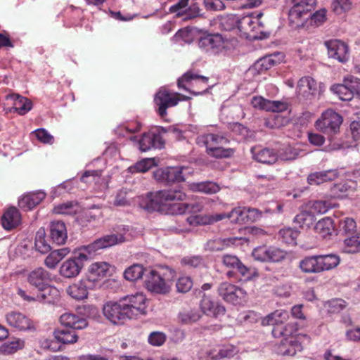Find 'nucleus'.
Here are the masks:
<instances>
[{"label":"nucleus","instance_id":"nucleus-63","mask_svg":"<svg viewBox=\"0 0 360 360\" xmlns=\"http://www.w3.org/2000/svg\"><path fill=\"white\" fill-rule=\"evenodd\" d=\"M332 6L335 13L340 15L351 9V0H333Z\"/></svg>","mask_w":360,"mask_h":360},{"label":"nucleus","instance_id":"nucleus-32","mask_svg":"<svg viewBox=\"0 0 360 360\" xmlns=\"http://www.w3.org/2000/svg\"><path fill=\"white\" fill-rule=\"evenodd\" d=\"M262 15L263 13L261 12L255 13L253 18L254 23H252L250 34H249V36L254 39H265L270 35L269 29L266 27L264 23L261 20Z\"/></svg>","mask_w":360,"mask_h":360},{"label":"nucleus","instance_id":"nucleus-53","mask_svg":"<svg viewBox=\"0 0 360 360\" xmlns=\"http://www.w3.org/2000/svg\"><path fill=\"white\" fill-rule=\"evenodd\" d=\"M34 245L36 250L41 254H46L51 250V246L45 239L44 229H39L37 232Z\"/></svg>","mask_w":360,"mask_h":360},{"label":"nucleus","instance_id":"nucleus-20","mask_svg":"<svg viewBox=\"0 0 360 360\" xmlns=\"http://www.w3.org/2000/svg\"><path fill=\"white\" fill-rule=\"evenodd\" d=\"M7 323L12 328L25 331L34 328L32 320L22 313L18 311H11L6 316Z\"/></svg>","mask_w":360,"mask_h":360},{"label":"nucleus","instance_id":"nucleus-56","mask_svg":"<svg viewBox=\"0 0 360 360\" xmlns=\"http://www.w3.org/2000/svg\"><path fill=\"white\" fill-rule=\"evenodd\" d=\"M207 150L210 155L217 158H229L234 153L233 149L224 148L221 146L207 148Z\"/></svg>","mask_w":360,"mask_h":360},{"label":"nucleus","instance_id":"nucleus-27","mask_svg":"<svg viewBox=\"0 0 360 360\" xmlns=\"http://www.w3.org/2000/svg\"><path fill=\"white\" fill-rule=\"evenodd\" d=\"M302 349V345L296 338H283L277 346L276 352L279 355L292 356Z\"/></svg>","mask_w":360,"mask_h":360},{"label":"nucleus","instance_id":"nucleus-44","mask_svg":"<svg viewBox=\"0 0 360 360\" xmlns=\"http://www.w3.org/2000/svg\"><path fill=\"white\" fill-rule=\"evenodd\" d=\"M278 56V54L269 55L259 59L254 64L255 69L259 72L271 69L272 67L279 63V61L276 58Z\"/></svg>","mask_w":360,"mask_h":360},{"label":"nucleus","instance_id":"nucleus-17","mask_svg":"<svg viewBox=\"0 0 360 360\" xmlns=\"http://www.w3.org/2000/svg\"><path fill=\"white\" fill-rule=\"evenodd\" d=\"M110 265L107 262L93 263L89 266L84 278L96 288L101 285V281L110 275Z\"/></svg>","mask_w":360,"mask_h":360},{"label":"nucleus","instance_id":"nucleus-25","mask_svg":"<svg viewBox=\"0 0 360 360\" xmlns=\"http://www.w3.org/2000/svg\"><path fill=\"white\" fill-rule=\"evenodd\" d=\"M49 236L53 243L63 245L68 239L67 229L62 221H53L49 226Z\"/></svg>","mask_w":360,"mask_h":360},{"label":"nucleus","instance_id":"nucleus-29","mask_svg":"<svg viewBox=\"0 0 360 360\" xmlns=\"http://www.w3.org/2000/svg\"><path fill=\"white\" fill-rule=\"evenodd\" d=\"M251 152L254 159L263 164L273 165L278 160V155L274 149L252 148Z\"/></svg>","mask_w":360,"mask_h":360},{"label":"nucleus","instance_id":"nucleus-55","mask_svg":"<svg viewBox=\"0 0 360 360\" xmlns=\"http://www.w3.org/2000/svg\"><path fill=\"white\" fill-rule=\"evenodd\" d=\"M314 221V215L309 212H302L297 214L294 218V222L297 224L300 227H309Z\"/></svg>","mask_w":360,"mask_h":360},{"label":"nucleus","instance_id":"nucleus-30","mask_svg":"<svg viewBox=\"0 0 360 360\" xmlns=\"http://www.w3.org/2000/svg\"><path fill=\"white\" fill-rule=\"evenodd\" d=\"M21 221V214L15 207H8L1 217V224L4 229L12 230Z\"/></svg>","mask_w":360,"mask_h":360},{"label":"nucleus","instance_id":"nucleus-15","mask_svg":"<svg viewBox=\"0 0 360 360\" xmlns=\"http://www.w3.org/2000/svg\"><path fill=\"white\" fill-rule=\"evenodd\" d=\"M42 289H38L39 293L36 297H31L26 294L25 291L19 289L18 295L25 300L27 301H39L46 303H53L59 297L60 292L58 290L50 285H46Z\"/></svg>","mask_w":360,"mask_h":360},{"label":"nucleus","instance_id":"nucleus-28","mask_svg":"<svg viewBox=\"0 0 360 360\" xmlns=\"http://www.w3.org/2000/svg\"><path fill=\"white\" fill-rule=\"evenodd\" d=\"M60 322L65 328L82 330L87 327L86 319L72 313H65L60 316Z\"/></svg>","mask_w":360,"mask_h":360},{"label":"nucleus","instance_id":"nucleus-31","mask_svg":"<svg viewBox=\"0 0 360 360\" xmlns=\"http://www.w3.org/2000/svg\"><path fill=\"white\" fill-rule=\"evenodd\" d=\"M338 175L339 172L337 169L316 172L309 174L307 181L310 185H320L335 180Z\"/></svg>","mask_w":360,"mask_h":360},{"label":"nucleus","instance_id":"nucleus-18","mask_svg":"<svg viewBox=\"0 0 360 360\" xmlns=\"http://www.w3.org/2000/svg\"><path fill=\"white\" fill-rule=\"evenodd\" d=\"M178 96L179 94L170 93L166 89H160L155 94L154 101L158 107V112L161 117L167 115V108L178 104L179 101Z\"/></svg>","mask_w":360,"mask_h":360},{"label":"nucleus","instance_id":"nucleus-6","mask_svg":"<svg viewBox=\"0 0 360 360\" xmlns=\"http://www.w3.org/2000/svg\"><path fill=\"white\" fill-rule=\"evenodd\" d=\"M91 257L86 250H82V246L75 252V255L64 261L59 269V274L65 278L77 277L82 271L84 264Z\"/></svg>","mask_w":360,"mask_h":360},{"label":"nucleus","instance_id":"nucleus-62","mask_svg":"<svg viewBox=\"0 0 360 360\" xmlns=\"http://www.w3.org/2000/svg\"><path fill=\"white\" fill-rule=\"evenodd\" d=\"M327 310L330 314H336L346 307V302L342 299H334L328 302Z\"/></svg>","mask_w":360,"mask_h":360},{"label":"nucleus","instance_id":"nucleus-35","mask_svg":"<svg viewBox=\"0 0 360 360\" xmlns=\"http://www.w3.org/2000/svg\"><path fill=\"white\" fill-rule=\"evenodd\" d=\"M240 239L236 237L217 238L210 240L205 245V248L210 251H221L229 247L235 245Z\"/></svg>","mask_w":360,"mask_h":360},{"label":"nucleus","instance_id":"nucleus-41","mask_svg":"<svg viewBox=\"0 0 360 360\" xmlns=\"http://www.w3.org/2000/svg\"><path fill=\"white\" fill-rule=\"evenodd\" d=\"M24 346V340L19 338H13L0 345V354L3 355H11L22 349Z\"/></svg>","mask_w":360,"mask_h":360},{"label":"nucleus","instance_id":"nucleus-57","mask_svg":"<svg viewBox=\"0 0 360 360\" xmlns=\"http://www.w3.org/2000/svg\"><path fill=\"white\" fill-rule=\"evenodd\" d=\"M268 262H280L286 257V252L276 247H269Z\"/></svg>","mask_w":360,"mask_h":360},{"label":"nucleus","instance_id":"nucleus-10","mask_svg":"<svg viewBox=\"0 0 360 360\" xmlns=\"http://www.w3.org/2000/svg\"><path fill=\"white\" fill-rule=\"evenodd\" d=\"M198 46L209 55H217L224 49V41L219 34L202 33L197 40Z\"/></svg>","mask_w":360,"mask_h":360},{"label":"nucleus","instance_id":"nucleus-23","mask_svg":"<svg viewBox=\"0 0 360 360\" xmlns=\"http://www.w3.org/2000/svg\"><path fill=\"white\" fill-rule=\"evenodd\" d=\"M51 274L42 267H38L27 274V282L35 288L42 289L51 281Z\"/></svg>","mask_w":360,"mask_h":360},{"label":"nucleus","instance_id":"nucleus-40","mask_svg":"<svg viewBox=\"0 0 360 360\" xmlns=\"http://www.w3.org/2000/svg\"><path fill=\"white\" fill-rule=\"evenodd\" d=\"M199 139L205 144L207 149L214 146L226 145L229 141L224 135L211 133L201 136Z\"/></svg>","mask_w":360,"mask_h":360},{"label":"nucleus","instance_id":"nucleus-14","mask_svg":"<svg viewBox=\"0 0 360 360\" xmlns=\"http://www.w3.org/2000/svg\"><path fill=\"white\" fill-rule=\"evenodd\" d=\"M324 44L328 50L330 58H334L340 63H345L349 59V49L348 45L339 39L326 41Z\"/></svg>","mask_w":360,"mask_h":360},{"label":"nucleus","instance_id":"nucleus-52","mask_svg":"<svg viewBox=\"0 0 360 360\" xmlns=\"http://www.w3.org/2000/svg\"><path fill=\"white\" fill-rule=\"evenodd\" d=\"M277 155L278 159L290 161L295 160L299 156L300 151L297 148L288 145L281 148Z\"/></svg>","mask_w":360,"mask_h":360},{"label":"nucleus","instance_id":"nucleus-21","mask_svg":"<svg viewBox=\"0 0 360 360\" xmlns=\"http://www.w3.org/2000/svg\"><path fill=\"white\" fill-rule=\"evenodd\" d=\"M200 309L207 316L218 318L225 314L226 309L219 302L204 295L200 301Z\"/></svg>","mask_w":360,"mask_h":360},{"label":"nucleus","instance_id":"nucleus-8","mask_svg":"<svg viewBox=\"0 0 360 360\" xmlns=\"http://www.w3.org/2000/svg\"><path fill=\"white\" fill-rule=\"evenodd\" d=\"M342 122V117L340 114L333 110H327L316 120L315 126L319 131L331 136L339 131Z\"/></svg>","mask_w":360,"mask_h":360},{"label":"nucleus","instance_id":"nucleus-9","mask_svg":"<svg viewBox=\"0 0 360 360\" xmlns=\"http://www.w3.org/2000/svg\"><path fill=\"white\" fill-rule=\"evenodd\" d=\"M331 91L342 101H351L354 96L360 98V79L349 76L344 79L342 84L333 85Z\"/></svg>","mask_w":360,"mask_h":360},{"label":"nucleus","instance_id":"nucleus-33","mask_svg":"<svg viewBox=\"0 0 360 360\" xmlns=\"http://www.w3.org/2000/svg\"><path fill=\"white\" fill-rule=\"evenodd\" d=\"M46 197L42 191L31 192L22 196L19 200V206L25 210H30L39 205Z\"/></svg>","mask_w":360,"mask_h":360},{"label":"nucleus","instance_id":"nucleus-45","mask_svg":"<svg viewBox=\"0 0 360 360\" xmlns=\"http://www.w3.org/2000/svg\"><path fill=\"white\" fill-rule=\"evenodd\" d=\"M299 235V231L290 227L283 228L278 232L279 238L282 242L290 245H297V238Z\"/></svg>","mask_w":360,"mask_h":360},{"label":"nucleus","instance_id":"nucleus-34","mask_svg":"<svg viewBox=\"0 0 360 360\" xmlns=\"http://www.w3.org/2000/svg\"><path fill=\"white\" fill-rule=\"evenodd\" d=\"M7 100L13 101V109L14 112H18L20 115H25L32 107V102L27 98L19 94H8L6 96Z\"/></svg>","mask_w":360,"mask_h":360},{"label":"nucleus","instance_id":"nucleus-4","mask_svg":"<svg viewBox=\"0 0 360 360\" xmlns=\"http://www.w3.org/2000/svg\"><path fill=\"white\" fill-rule=\"evenodd\" d=\"M221 263L226 268L229 269L226 272L228 278L248 281L259 276L256 269L245 266L236 255H223Z\"/></svg>","mask_w":360,"mask_h":360},{"label":"nucleus","instance_id":"nucleus-38","mask_svg":"<svg viewBox=\"0 0 360 360\" xmlns=\"http://www.w3.org/2000/svg\"><path fill=\"white\" fill-rule=\"evenodd\" d=\"M70 252L69 248H63L51 251L44 260L45 265L51 269L56 267L58 264Z\"/></svg>","mask_w":360,"mask_h":360},{"label":"nucleus","instance_id":"nucleus-19","mask_svg":"<svg viewBox=\"0 0 360 360\" xmlns=\"http://www.w3.org/2000/svg\"><path fill=\"white\" fill-rule=\"evenodd\" d=\"M182 170L181 167L160 168L154 172L153 176L157 181L165 184L181 182L185 180Z\"/></svg>","mask_w":360,"mask_h":360},{"label":"nucleus","instance_id":"nucleus-43","mask_svg":"<svg viewBox=\"0 0 360 360\" xmlns=\"http://www.w3.org/2000/svg\"><path fill=\"white\" fill-rule=\"evenodd\" d=\"M79 211V205L76 201H68L56 205L53 212L63 215H75Z\"/></svg>","mask_w":360,"mask_h":360},{"label":"nucleus","instance_id":"nucleus-60","mask_svg":"<svg viewBox=\"0 0 360 360\" xmlns=\"http://www.w3.org/2000/svg\"><path fill=\"white\" fill-rule=\"evenodd\" d=\"M193 284V281L191 277L181 276L178 278L176 286L179 292L186 293L192 288Z\"/></svg>","mask_w":360,"mask_h":360},{"label":"nucleus","instance_id":"nucleus-47","mask_svg":"<svg viewBox=\"0 0 360 360\" xmlns=\"http://www.w3.org/2000/svg\"><path fill=\"white\" fill-rule=\"evenodd\" d=\"M297 89L300 94H313L316 90V82L310 77H304L299 80Z\"/></svg>","mask_w":360,"mask_h":360},{"label":"nucleus","instance_id":"nucleus-12","mask_svg":"<svg viewBox=\"0 0 360 360\" xmlns=\"http://www.w3.org/2000/svg\"><path fill=\"white\" fill-rule=\"evenodd\" d=\"M218 293L224 301L235 305L242 304L246 296L244 290L229 282H223L219 285Z\"/></svg>","mask_w":360,"mask_h":360},{"label":"nucleus","instance_id":"nucleus-61","mask_svg":"<svg viewBox=\"0 0 360 360\" xmlns=\"http://www.w3.org/2000/svg\"><path fill=\"white\" fill-rule=\"evenodd\" d=\"M181 264L186 266L198 268L203 266L204 260L201 256H187L182 258Z\"/></svg>","mask_w":360,"mask_h":360},{"label":"nucleus","instance_id":"nucleus-48","mask_svg":"<svg viewBox=\"0 0 360 360\" xmlns=\"http://www.w3.org/2000/svg\"><path fill=\"white\" fill-rule=\"evenodd\" d=\"M315 231L321 237L326 238L328 236L331 235L333 231V220L329 217H325L319 220L315 225Z\"/></svg>","mask_w":360,"mask_h":360},{"label":"nucleus","instance_id":"nucleus-50","mask_svg":"<svg viewBox=\"0 0 360 360\" xmlns=\"http://www.w3.org/2000/svg\"><path fill=\"white\" fill-rule=\"evenodd\" d=\"M342 250L346 253H356L360 251V234H356L345 238Z\"/></svg>","mask_w":360,"mask_h":360},{"label":"nucleus","instance_id":"nucleus-1","mask_svg":"<svg viewBox=\"0 0 360 360\" xmlns=\"http://www.w3.org/2000/svg\"><path fill=\"white\" fill-rule=\"evenodd\" d=\"M186 195L178 187L160 190L155 193L150 192L141 197L139 201L141 208L148 211H158L165 214L179 215L186 213V203H174V201H183Z\"/></svg>","mask_w":360,"mask_h":360},{"label":"nucleus","instance_id":"nucleus-42","mask_svg":"<svg viewBox=\"0 0 360 360\" xmlns=\"http://www.w3.org/2000/svg\"><path fill=\"white\" fill-rule=\"evenodd\" d=\"M355 183L352 181H342L331 187V194L335 198H343L354 188Z\"/></svg>","mask_w":360,"mask_h":360},{"label":"nucleus","instance_id":"nucleus-11","mask_svg":"<svg viewBox=\"0 0 360 360\" xmlns=\"http://www.w3.org/2000/svg\"><path fill=\"white\" fill-rule=\"evenodd\" d=\"M103 313L105 317L113 324H122L131 319L125 309V304L121 299L117 302H106L103 307Z\"/></svg>","mask_w":360,"mask_h":360},{"label":"nucleus","instance_id":"nucleus-24","mask_svg":"<svg viewBox=\"0 0 360 360\" xmlns=\"http://www.w3.org/2000/svg\"><path fill=\"white\" fill-rule=\"evenodd\" d=\"M165 142L159 134L144 133L139 140V149L141 151H148L151 148H162Z\"/></svg>","mask_w":360,"mask_h":360},{"label":"nucleus","instance_id":"nucleus-5","mask_svg":"<svg viewBox=\"0 0 360 360\" xmlns=\"http://www.w3.org/2000/svg\"><path fill=\"white\" fill-rule=\"evenodd\" d=\"M290 8L288 12L289 22L291 26L297 28L304 25L305 20L309 18V13L316 6V0H285Z\"/></svg>","mask_w":360,"mask_h":360},{"label":"nucleus","instance_id":"nucleus-64","mask_svg":"<svg viewBox=\"0 0 360 360\" xmlns=\"http://www.w3.org/2000/svg\"><path fill=\"white\" fill-rule=\"evenodd\" d=\"M128 192L126 189L120 190L114 199L113 205L117 207H127L130 205V200L127 197Z\"/></svg>","mask_w":360,"mask_h":360},{"label":"nucleus","instance_id":"nucleus-36","mask_svg":"<svg viewBox=\"0 0 360 360\" xmlns=\"http://www.w3.org/2000/svg\"><path fill=\"white\" fill-rule=\"evenodd\" d=\"M297 331V324L295 323H288L285 325L278 324L273 327L271 333L276 338H283L290 339L296 338L295 335Z\"/></svg>","mask_w":360,"mask_h":360},{"label":"nucleus","instance_id":"nucleus-59","mask_svg":"<svg viewBox=\"0 0 360 360\" xmlns=\"http://www.w3.org/2000/svg\"><path fill=\"white\" fill-rule=\"evenodd\" d=\"M254 15L255 13H251L242 17L238 22V29L248 34H250V30L252 23H254Z\"/></svg>","mask_w":360,"mask_h":360},{"label":"nucleus","instance_id":"nucleus-49","mask_svg":"<svg viewBox=\"0 0 360 360\" xmlns=\"http://www.w3.org/2000/svg\"><path fill=\"white\" fill-rule=\"evenodd\" d=\"M141 264H134L128 267L124 272V277L129 281H136L141 278L145 272H148Z\"/></svg>","mask_w":360,"mask_h":360},{"label":"nucleus","instance_id":"nucleus-22","mask_svg":"<svg viewBox=\"0 0 360 360\" xmlns=\"http://www.w3.org/2000/svg\"><path fill=\"white\" fill-rule=\"evenodd\" d=\"M184 82L188 83L192 86L200 84L204 90L202 92L192 91L194 95H200L207 89L208 77L199 75L191 71L186 72L183 76L178 79L177 84L179 89H183L188 91V88L184 84Z\"/></svg>","mask_w":360,"mask_h":360},{"label":"nucleus","instance_id":"nucleus-46","mask_svg":"<svg viewBox=\"0 0 360 360\" xmlns=\"http://www.w3.org/2000/svg\"><path fill=\"white\" fill-rule=\"evenodd\" d=\"M191 188L194 191L201 192L206 194L216 193L220 189L219 185L212 181L193 183L191 184Z\"/></svg>","mask_w":360,"mask_h":360},{"label":"nucleus","instance_id":"nucleus-58","mask_svg":"<svg viewBox=\"0 0 360 360\" xmlns=\"http://www.w3.org/2000/svg\"><path fill=\"white\" fill-rule=\"evenodd\" d=\"M310 207L314 213L324 214L333 207V205L327 200H315L312 202Z\"/></svg>","mask_w":360,"mask_h":360},{"label":"nucleus","instance_id":"nucleus-16","mask_svg":"<svg viewBox=\"0 0 360 360\" xmlns=\"http://www.w3.org/2000/svg\"><path fill=\"white\" fill-rule=\"evenodd\" d=\"M146 288L150 292L158 294L169 292L170 286L160 274L155 270H148L144 281Z\"/></svg>","mask_w":360,"mask_h":360},{"label":"nucleus","instance_id":"nucleus-2","mask_svg":"<svg viewBox=\"0 0 360 360\" xmlns=\"http://www.w3.org/2000/svg\"><path fill=\"white\" fill-rule=\"evenodd\" d=\"M340 257L336 254L306 256L299 262V268L304 274H320L338 266Z\"/></svg>","mask_w":360,"mask_h":360},{"label":"nucleus","instance_id":"nucleus-39","mask_svg":"<svg viewBox=\"0 0 360 360\" xmlns=\"http://www.w3.org/2000/svg\"><path fill=\"white\" fill-rule=\"evenodd\" d=\"M288 318V312L284 309H277L264 317L262 320V325L273 326L278 324H283V321Z\"/></svg>","mask_w":360,"mask_h":360},{"label":"nucleus","instance_id":"nucleus-13","mask_svg":"<svg viewBox=\"0 0 360 360\" xmlns=\"http://www.w3.org/2000/svg\"><path fill=\"white\" fill-rule=\"evenodd\" d=\"M131 319L146 314V297L143 294L127 295L121 298Z\"/></svg>","mask_w":360,"mask_h":360},{"label":"nucleus","instance_id":"nucleus-37","mask_svg":"<svg viewBox=\"0 0 360 360\" xmlns=\"http://www.w3.org/2000/svg\"><path fill=\"white\" fill-rule=\"evenodd\" d=\"M53 336L58 342L64 345L74 344L78 340L75 330L68 328L55 330Z\"/></svg>","mask_w":360,"mask_h":360},{"label":"nucleus","instance_id":"nucleus-51","mask_svg":"<svg viewBox=\"0 0 360 360\" xmlns=\"http://www.w3.org/2000/svg\"><path fill=\"white\" fill-rule=\"evenodd\" d=\"M156 165L155 161L153 158H146L141 161L137 162L134 165L130 166L128 168V171L130 173H144L148 171L150 168Z\"/></svg>","mask_w":360,"mask_h":360},{"label":"nucleus","instance_id":"nucleus-3","mask_svg":"<svg viewBox=\"0 0 360 360\" xmlns=\"http://www.w3.org/2000/svg\"><path fill=\"white\" fill-rule=\"evenodd\" d=\"M228 218L235 224H248L246 207H237L229 214H215L210 216L193 215L187 218V221L193 226L211 224Z\"/></svg>","mask_w":360,"mask_h":360},{"label":"nucleus","instance_id":"nucleus-26","mask_svg":"<svg viewBox=\"0 0 360 360\" xmlns=\"http://www.w3.org/2000/svg\"><path fill=\"white\" fill-rule=\"evenodd\" d=\"M95 289L94 285L84 278L67 289L68 293L74 299L80 300L87 297L88 290Z\"/></svg>","mask_w":360,"mask_h":360},{"label":"nucleus","instance_id":"nucleus-54","mask_svg":"<svg viewBox=\"0 0 360 360\" xmlns=\"http://www.w3.org/2000/svg\"><path fill=\"white\" fill-rule=\"evenodd\" d=\"M201 318V315L197 310H188L180 312L178 319L182 324H192L197 322Z\"/></svg>","mask_w":360,"mask_h":360},{"label":"nucleus","instance_id":"nucleus-7","mask_svg":"<svg viewBox=\"0 0 360 360\" xmlns=\"http://www.w3.org/2000/svg\"><path fill=\"white\" fill-rule=\"evenodd\" d=\"M115 231L116 233L105 235L101 237L93 243L82 246V250H86L91 257L98 250L108 248L124 241V234L128 231L125 226H118Z\"/></svg>","mask_w":360,"mask_h":360}]
</instances>
